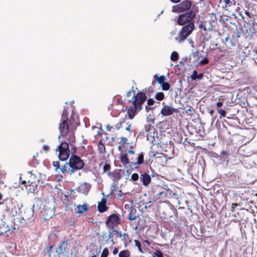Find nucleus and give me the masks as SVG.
Masks as SVG:
<instances>
[{"label":"nucleus","instance_id":"obj_1","mask_svg":"<svg viewBox=\"0 0 257 257\" xmlns=\"http://www.w3.org/2000/svg\"><path fill=\"white\" fill-rule=\"evenodd\" d=\"M67 115L68 114L66 113L65 110H64L62 114V119L59 125V130L60 132L59 139H60L61 136L65 137L68 136V141L69 143L70 144L71 147L75 149V147L71 145V143L75 142V137L74 133L73 132H71L70 128L69 123V121L67 117Z\"/></svg>","mask_w":257,"mask_h":257},{"label":"nucleus","instance_id":"obj_2","mask_svg":"<svg viewBox=\"0 0 257 257\" xmlns=\"http://www.w3.org/2000/svg\"><path fill=\"white\" fill-rule=\"evenodd\" d=\"M144 153L139 154L137 158L133 157L128 158L127 154L125 153L120 156V161L124 167H127V165L129 164L130 167L134 166L135 168L138 169L139 168L138 165L144 163Z\"/></svg>","mask_w":257,"mask_h":257},{"label":"nucleus","instance_id":"obj_3","mask_svg":"<svg viewBox=\"0 0 257 257\" xmlns=\"http://www.w3.org/2000/svg\"><path fill=\"white\" fill-rule=\"evenodd\" d=\"M55 203L54 201H45L42 208L40 210L43 218L45 220H49L51 218L55 213Z\"/></svg>","mask_w":257,"mask_h":257},{"label":"nucleus","instance_id":"obj_4","mask_svg":"<svg viewBox=\"0 0 257 257\" xmlns=\"http://www.w3.org/2000/svg\"><path fill=\"white\" fill-rule=\"evenodd\" d=\"M28 175L29 176L26 179L22 180L20 177L22 184H24L26 188V190L28 192L35 193L37 188V183L35 180V177L33 176L31 172H29Z\"/></svg>","mask_w":257,"mask_h":257},{"label":"nucleus","instance_id":"obj_5","mask_svg":"<svg viewBox=\"0 0 257 257\" xmlns=\"http://www.w3.org/2000/svg\"><path fill=\"white\" fill-rule=\"evenodd\" d=\"M69 165L70 167V175L74 172L82 169L84 166L83 161L77 155H73L69 160Z\"/></svg>","mask_w":257,"mask_h":257},{"label":"nucleus","instance_id":"obj_6","mask_svg":"<svg viewBox=\"0 0 257 257\" xmlns=\"http://www.w3.org/2000/svg\"><path fill=\"white\" fill-rule=\"evenodd\" d=\"M196 12L191 10L188 12L179 16L177 24L180 26H184L190 23H194V19L196 16Z\"/></svg>","mask_w":257,"mask_h":257},{"label":"nucleus","instance_id":"obj_7","mask_svg":"<svg viewBox=\"0 0 257 257\" xmlns=\"http://www.w3.org/2000/svg\"><path fill=\"white\" fill-rule=\"evenodd\" d=\"M56 151L59 152L58 157L60 161H66L70 156L69 144L66 142H62L56 149Z\"/></svg>","mask_w":257,"mask_h":257},{"label":"nucleus","instance_id":"obj_8","mask_svg":"<svg viewBox=\"0 0 257 257\" xmlns=\"http://www.w3.org/2000/svg\"><path fill=\"white\" fill-rule=\"evenodd\" d=\"M193 5L192 2L190 0H184L180 4L172 7V12L176 13H182L191 11Z\"/></svg>","mask_w":257,"mask_h":257},{"label":"nucleus","instance_id":"obj_9","mask_svg":"<svg viewBox=\"0 0 257 257\" xmlns=\"http://www.w3.org/2000/svg\"><path fill=\"white\" fill-rule=\"evenodd\" d=\"M147 99L146 94L142 92H139L134 95L131 100L130 102L132 103V104L136 106L139 108V110L143 109V104Z\"/></svg>","mask_w":257,"mask_h":257},{"label":"nucleus","instance_id":"obj_10","mask_svg":"<svg viewBox=\"0 0 257 257\" xmlns=\"http://www.w3.org/2000/svg\"><path fill=\"white\" fill-rule=\"evenodd\" d=\"M194 23H190L184 25L179 34V42L186 39L194 30Z\"/></svg>","mask_w":257,"mask_h":257},{"label":"nucleus","instance_id":"obj_11","mask_svg":"<svg viewBox=\"0 0 257 257\" xmlns=\"http://www.w3.org/2000/svg\"><path fill=\"white\" fill-rule=\"evenodd\" d=\"M121 223V218L118 214H112L107 217L105 221L106 226L110 229H113L115 227L119 225Z\"/></svg>","mask_w":257,"mask_h":257},{"label":"nucleus","instance_id":"obj_12","mask_svg":"<svg viewBox=\"0 0 257 257\" xmlns=\"http://www.w3.org/2000/svg\"><path fill=\"white\" fill-rule=\"evenodd\" d=\"M35 210L32 207H27L21 211V217L25 221L33 219Z\"/></svg>","mask_w":257,"mask_h":257},{"label":"nucleus","instance_id":"obj_13","mask_svg":"<svg viewBox=\"0 0 257 257\" xmlns=\"http://www.w3.org/2000/svg\"><path fill=\"white\" fill-rule=\"evenodd\" d=\"M101 194L103 195V197L101 199V201L98 202L97 205V210L100 213L104 212L106 211L108 209V207H107L106 205L107 202V197L108 196V195L105 196V195L103 192H102Z\"/></svg>","mask_w":257,"mask_h":257},{"label":"nucleus","instance_id":"obj_14","mask_svg":"<svg viewBox=\"0 0 257 257\" xmlns=\"http://www.w3.org/2000/svg\"><path fill=\"white\" fill-rule=\"evenodd\" d=\"M3 204L5 205L6 209L7 211L12 212L14 209L15 208V204L12 198H7L4 200Z\"/></svg>","mask_w":257,"mask_h":257},{"label":"nucleus","instance_id":"obj_15","mask_svg":"<svg viewBox=\"0 0 257 257\" xmlns=\"http://www.w3.org/2000/svg\"><path fill=\"white\" fill-rule=\"evenodd\" d=\"M177 110L175 108L169 105H165L161 111V113L163 116H169L172 115L174 112H177Z\"/></svg>","mask_w":257,"mask_h":257},{"label":"nucleus","instance_id":"obj_16","mask_svg":"<svg viewBox=\"0 0 257 257\" xmlns=\"http://www.w3.org/2000/svg\"><path fill=\"white\" fill-rule=\"evenodd\" d=\"M91 187V185L90 183L83 182L79 185L78 187V191L79 192L84 195H87L90 190Z\"/></svg>","mask_w":257,"mask_h":257},{"label":"nucleus","instance_id":"obj_17","mask_svg":"<svg viewBox=\"0 0 257 257\" xmlns=\"http://www.w3.org/2000/svg\"><path fill=\"white\" fill-rule=\"evenodd\" d=\"M140 179L144 186H148L151 181V178L149 174L145 173L141 175Z\"/></svg>","mask_w":257,"mask_h":257},{"label":"nucleus","instance_id":"obj_18","mask_svg":"<svg viewBox=\"0 0 257 257\" xmlns=\"http://www.w3.org/2000/svg\"><path fill=\"white\" fill-rule=\"evenodd\" d=\"M137 110H139V108L135 105H133V106H130L129 107H128L127 113L128 116V118L131 119H133L134 117Z\"/></svg>","mask_w":257,"mask_h":257},{"label":"nucleus","instance_id":"obj_19","mask_svg":"<svg viewBox=\"0 0 257 257\" xmlns=\"http://www.w3.org/2000/svg\"><path fill=\"white\" fill-rule=\"evenodd\" d=\"M43 205L42 200L40 198H36L35 203L33 205L32 208L33 209V210L35 209L36 212H39L40 213V210H42L43 207H42V206Z\"/></svg>","mask_w":257,"mask_h":257},{"label":"nucleus","instance_id":"obj_20","mask_svg":"<svg viewBox=\"0 0 257 257\" xmlns=\"http://www.w3.org/2000/svg\"><path fill=\"white\" fill-rule=\"evenodd\" d=\"M89 205L87 204H84L82 205H79L77 206L78 210L76 212L78 214L83 213L89 209Z\"/></svg>","mask_w":257,"mask_h":257},{"label":"nucleus","instance_id":"obj_21","mask_svg":"<svg viewBox=\"0 0 257 257\" xmlns=\"http://www.w3.org/2000/svg\"><path fill=\"white\" fill-rule=\"evenodd\" d=\"M97 149L100 154H104L106 152L105 145L101 140L98 143Z\"/></svg>","mask_w":257,"mask_h":257},{"label":"nucleus","instance_id":"obj_22","mask_svg":"<svg viewBox=\"0 0 257 257\" xmlns=\"http://www.w3.org/2000/svg\"><path fill=\"white\" fill-rule=\"evenodd\" d=\"M130 255L131 252L127 249L121 250L118 253L119 257H130Z\"/></svg>","mask_w":257,"mask_h":257},{"label":"nucleus","instance_id":"obj_23","mask_svg":"<svg viewBox=\"0 0 257 257\" xmlns=\"http://www.w3.org/2000/svg\"><path fill=\"white\" fill-rule=\"evenodd\" d=\"M110 168H111V167H110V164L107 162V161H106L105 162V164L103 167V172L106 173L109 176L110 175Z\"/></svg>","mask_w":257,"mask_h":257},{"label":"nucleus","instance_id":"obj_24","mask_svg":"<svg viewBox=\"0 0 257 257\" xmlns=\"http://www.w3.org/2000/svg\"><path fill=\"white\" fill-rule=\"evenodd\" d=\"M154 78L156 79L158 83L161 85L165 82V77L164 75L158 76L157 74H155Z\"/></svg>","mask_w":257,"mask_h":257},{"label":"nucleus","instance_id":"obj_25","mask_svg":"<svg viewBox=\"0 0 257 257\" xmlns=\"http://www.w3.org/2000/svg\"><path fill=\"white\" fill-rule=\"evenodd\" d=\"M60 170L63 173H69L70 175V167H69V163H66L60 168Z\"/></svg>","mask_w":257,"mask_h":257},{"label":"nucleus","instance_id":"obj_26","mask_svg":"<svg viewBox=\"0 0 257 257\" xmlns=\"http://www.w3.org/2000/svg\"><path fill=\"white\" fill-rule=\"evenodd\" d=\"M111 177H113L115 180H120L121 178V175L119 173V171L115 170L111 174Z\"/></svg>","mask_w":257,"mask_h":257},{"label":"nucleus","instance_id":"obj_27","mask_svg":"<svg viewBox=\"0 0 257 257\" xmlns=\"http://www.w3.org/2000/svg\"><path fill=\"white\" fill-rule=\"evenodd\" d=\"M145 127L146 131L149 132L150 134H151L152 133L155 134V129L154 126H153L151 124H148V125H146Z\"/></svg>","mask_w":257,"mask_h":257},{"label":"nucleus","instance_id":"obj_28","mask_svg":"<svg viewBox=\"0 0 257 257\" xmlns=\"http://www.w3.org/2000/svg\"><path fill=\"white\" fill-rule=\"evenodd\" d=\"M171 60L173 61H176L179 58L178 54L177 52H173L171 55Z\"/></svg>","mask_w":257,"mask_h":257},{"label":"nucleus","instance_id":"obj_29","mask_svg":"<svg viewBox=\"0 0 257 257\" xmlns=\"http://www.w3.org/2000/svg\"><path fill=\"white\" fill-rule=\"evenodd\" d=\"M164 97L165 95L162 92H158L155 95V98L158 100H162Z\"/></svg>","mask_w":257,"mask_h":257},{"label":"nucleus","instance_id":"obj_30","mask_svg":"<svg viewBox=\"0 0 257 257\" xmlns=\"http://www.w3.org/2000/svg\"><path fill=\"white\" fill-rule=\"evenodd\" d=\"M111 230V231H109L108 237L109 239H111V241H113V235H115L116 233H118V231H117L116 230L114 229Z\"/></svg>","mask_w":257,"mask_h":257},{"label":"nucleus","instance_id":"obj_31","mask_svg":"<svg viewBox=\"0 0 257 257\" xmlns=\"http://www.w3.org/2000/svg\"><path fill=\"white\" fill-rule=\"evenodd\" d=\"M125 122V119H121L119 122L115 125V128L118 130L122 127L123 123Z\"/></svg>","mask_w":257,"mask_h":257},{"label":"nucleus","instance_id":"obj_32","mask_svg":"<svg viewBox=\"0 0 257 257\" xmlns=\"http://www.w3.org/2000/svg\"><path fill=\"white\" fill-rule=\"evenodd\" d=\"M162 89L164 91H166L169 89L170 87V85L166 82H165L164 83H163L162 85Z\"/></svg>","mask_w":257,"mask_h":257},{"label":"nucleus","instance_id":"obj_33","mask_svg":"<svg viewBox=\"0 0 257 257\" xmlns=\"http://www.w3.org/2000/svg\"><path fill=\"white\" fill-rule=\"evenodd\" d=\"M119 144L123 146L124 144H128L129 143L127 142V139L126 138L121 137L120 138Z\"/></svg>","mask_w":257,"mask_h":257},{"label":"nucleus","instance_id":"obj_34","mask_svg":"<svg viewBox=\"0 0 257 257\" xmlns=\"http://www.w3.org/2000/svg\"><path fill=\"white\" fill-rule=\"evenodd\" d=\"M195 112V109L191 106L186 110V113L189 114L190 116L193 115Z\"/></svg>","mask_w":257,"mask_h":257},{"label":"nucleus","instance_id":"obj_35","mask_svg":"<svg viewBox=\"0 0 257 257\" xmlns=\"http://www.w3.org/2000/svg\"><path fill=\"white\" fill-rule=\"evenodd\" d=\"M109 254V250L107 247H105L100 255V257H107Z\"/></svg>","mask_w":257,"mask_h":257},{"label":"nucleus","instance_id":"obj_36","mask_svg":"<svg viewBox=\"0 0 257 257\" xmlns=\"http://www.w3.org/2000/svg\"><path fill=\"white\" fill-rule=\"evenodd\" d=\"M199 28L200 29H202L205 32H206L207 29L206 27V22H201L199 25Z\"/></svg>","mask_w":257,"mask_h":257},{"label":"nucleus","instance_id":"obj_37","mask_svg":"<svg viewBox=\"0 0 257 257\" xmlns=\"http://www.w3.org/2000/svg\"><path fill=\"white\" fill-rule=\"evenodd\" d=\"M134 242L135 243L136 246H137V247L138 248V250L141 252H143V250H142V248L141 247V244L139 240H135Z\"/></svg>","mask_w":257,"mask_h":257},{"label":"nucleus","instance_id":"obj_38","mask_svg":"<svg viewBox=\"0 0 257 257\" xmlns=\"http://www.w3.org/2000/svg\"><path fill=\"white\" fill-rule=\"evenodd\" d=\"M132 94H133V96L136 94L134 87H132L131 90L127 92L126 96L129 97L132 95Z\"/></svg>","mask_w":257,"mask_h":257},{"label":"nucleus","instance_id":"obj_39","mask_svg":"<svg viewBox=\"0 0 257 257\" xmlns=\"http://www.w3.org/2000/svg\"><path fill=\"white\" fill-rule=\"evenodd\" d=\"M197 72L196 70H194L193 72V73L191 75V79L192 80H195L197 79Z\"/></svg>","mask_w":257,"mask_h":257},{"label":"nucleus","instance_id":"obj_40","mask_svg":"<svg viewBox=\"0 0 257 257\" xmlns=\"http://www.w3.org/2000/svg\"><path fill=\"white\" fill-rule=\"evenodd\" d=\"M53 165L55 168L56 171L60 168V164L59 161H54L53 162Z\"/></svg>","mask_w":257,"mask_h":257},{"label":"nucleus","instance_id":"obj_41","mask_svg":"<svg viewBox=\"0 0 257 257\" xmlns=\"http://www.w3.org/2000/svg\"><path fill=\"white\" fill-rule=\"evenodd\" d=\"M217 112L222 116H225L226 115V111L222 109H217Z\"/></svg>","mask_w":257,"mask_h":257},{"label":"nucleus","instance_id":"obj_42","mask_svg":"<svg viewBox=\"0 0 257 257\" xmlns=\"http://www.w3.org/2000/svg\"><path fill=\"white\" fill-rule=\"evenodd\" d=\"M131 179L133 181H137L139 179V175L137 173H133L131 176Z\"/></svg>","mask_w":257,"mask_h":257},{"label":"nucleus","instance_id":"obj_43","mask_svg":"<svg viewBox=\"0 0 257 257\" xmlns=\"http://www.w3.org/2000/svg\"><path fill=\"white\" fill-rule=\"evenodd\" d=\"M208 62H209V60L207 59V58H205L200 61V64L201 65H204L208 64Z\"/></svg>","mask_w":257,"mask_h":257},{"label":"nucleus","instance_id":"obj_44","mask_svg":"<svg viewBox=\"0 0 257 257\" xmlns=\"http://www.w3.org/2000/svg\"><path fill=\"white\" fill-rule=\"evenodd\" d=\"M154 254L157 256V257H164L163 256L162 252L160 250H157L156 251V252H154Z\"/></svg>","mask_w":257,"mask_h":257},{"label":"nucleus","instance_id":"obj_45","mask_svg":"<svg viewBox=\"0 0 257 257\" xmlns=\"http://www.w3.org/2000/svg\"><path fill=\"white\" fill-rule=\"evenodd\" d=\"M111 186L112 188L111 189L110 192L109 194L108 195V196L111 195L112 194V193L114 192V191L115 190V188L116 187V184L115 183H112L111 184Z\"/></svg>","mask_w":257,"mask_h":257},{"label":"nucleus","instance_id":"obj_46","mask_svg":"<svg viewBox=\"0 0 257 257\" xmlns=\"http://www.w3.org/2000/svg\"><path fill=\"white\" fill-rule=\"evenodd\" d=\"M124 194L121 191V190H119V192L118 193V198L122 201L123 200V198H122V197L123 196V195H124Z\"/></svg>","mask_w":257,"mask_h":257},{"label":"nucleus","instance_id":"obj_47","mask_svg":"<svg viewBox=\"0 0 257 257\" xmlns=\"http://www.w3.org/2000/svg\"><path fill=\"white\" fill-rule=\"evenodd\" d=\"M154 100L152 98H149L147 100V105H152L154 104Z\"/></svg>","mask_w":257,"mask_h":257},{"label":"nucleus","instance_id":"obj_48","mask_svg":"<svg viewBox=\"0 0 257 257\" xmlns=\"http://www.w3.org/2000/svg\"><path fill=\"white\" fill-rule=\"evenodd\" d=\"M128 218L130 220H133L136 219V216L135 215L132 214V213H130Z\"/></svg>","mask_w":257,"mask_h":257},{"label":"nucleus","instance_id":"obj_49","mask_svg":"<svg viewBox=\"0 0 257 257\" xmlns=\"http://www.w3.org/2000/svg\"><path fill=\"white\" fill-rule=\"evenodd\" d=\"M238 204L237 203H232L231 207V211L234 212L235 209V207H237Z\"/></svg>","mask_w":257,"mask_h":257},{"label":"nucleus","instance_id":"obj_50","mask_svg":"<svg viewBox=\"0 0 257 257\" xmlns=\"http://www.w3.org/2000/svg\"><path fill=\"white\" fill-rule=\"evenodd\" d=\"M53 247V245H50L49 247V248L48 249V254H49V257H51V251H52V248Z\"/></svg>","mask_w":257,"mask_h":257},{"label":"nucleus","instance_id":"obj_51","mask_svg":"<svg viewBox=\"0 0 257 257\" xmlns=\"http://www.w3.org/2000/svg\"><path fill=\"white\" fill-rule=\"evenodd\" d=\"M128 153L130 155V157H135V152L133 151L132 150H130L128 151Z\"/></svg>","mask_w":257,"mask_h":257},{"label":"nucleus","instance_id":"obj_52","mask_svg":"<svg viewBox=\"0 0 257 257\" xmlns=\"http://www.w3.org/2000/svg\"><path fill=\"white\" fill-rule=\"evenodd\" d=\"M122 236H123V238L121 239V240H126V238L128 237V235L127 233H124L123 234H122Z\"/></svg>","mask_w":257,"mask_h":257},{"label":"nucleus","instance_id":"obj_53","mask_svg":"<svg viewBox=\"0 0 257 257\" xmlns=\"http://www.w3.org/2000/svg\"><path fill=\"white\" fill-rule=\"evenodd\" d=\"M43 149L45 151L47 152V151H48L49 150V147L47 146V145H44L43 146Z\"/></svg>","mask_w":257,"mask_h":257},{"label":"nucleus","instance_id":"obj_54","mask_svg":"<svg viewBox=\"0 0 257 257\" xmlns=\"http://www.w3.org/2000/svg\"><path fill=\"white\" fill-rule=\"evenodd\" d=\"M150 105H146L145 106V109H146V112H148L150 111V110L151 109V108L150 106H149Z\"/></svg>","mask_w":257,"mask_h":257},{"label":"nucleus","instance_id":"obj_55","mask_svg":"<svg viewBox=\"0 0 257 257\" xmlns=\"http://www.w3.org/2000/svg\"><path fill=\"white\" fill-rule=\"evenodd\" d=\"M113 128V126H111V125H107L106 126V130H107L108 131H111V130H112Z\"/></svg>","mask_w":257,"mask_h":257},{"label":"nucleus","instance_id":"obj_56","mask_svg":"<svg viewBox=\"0 0 257 257\" xmlns=\"http://www.w3.org/2000/svg\"><path fill=\"white\" fill-rule=\"evenodd\" d=\"M203 76V75L202 73H199V74H197V78L198 79H201Z\"/></svg>","mask_w":257,"mask_h":257},{"label":"nucleus","instance_id":"obj_57","mask_svg":"<svg viewBox=\"0 0 257 257\" xmlns=\"http://www.w3.org/2000/svg\"><path fill=\"white\" fill-rule=\"evenodd\" d=\"M117 149L119 151V152H122L123 151V150H122V145H119L117 147Z\"/></svg>","mask_w":257,"mask_h":257},{"label":"nucleus","instance_id":"obj_58","mask_svg":"<svg viewBox=\"0 0 257 257\" xmlns=\"http://www.w3.org/2000/svg\"><path fill=\"white\" fill-rule=\"evenodd\" d=\"M127 124V126L125 127V130L127 131H130V129H131V124H128L127 123H126Z\"/></svg>","mask_w":257,"mask_h":257},{"label":"nucleus","instance_id":"obj_59","mask_svg":"<svg viewBox=\"0 0 257 257\" xmlns=\"http://www.w3.org/2000/svg\"><path fill=\"white\" fill-rule=\"evenodd\" d=\"M118 249L117 248L115 247L112 251V253L114 254H116L118 252Z\"/></svg>","mask_w":257,"mask_h":257},{"label":"nucleus","instance_id":"obj_60","mask_svg":"<svg viewBox=\"0 0 257 257\" xmlns=\"http://www.w3.org/2000/svg\"><path fill=\"white\" fill-rule=\"evenodd\" d=\"M216 105L217 107H221L222 105V102L221 101H218L217 102Z\"/></svg>","mask_w":257,"mask_h":257},{"label":"nucleus","instance_id":"obj_61","mask_svg":"<svg viewBox=\"0 0 257 257\" xmlns=\"http://www.w3.org/2000/svg\"><path fill=\"white\" fill-rule=\"evenodd\" d=\"M245 14H246V15L247 17H248L249 18H250L251 17V15L250 14V13H249L248 11H245Z\"/></svg>","mask_w":257,"mask_h":257},{"label":"nucleus","instance_id":"obj_62","mask_svg":"<svg viewBox=\"0 0 257 257\" xmlns=\"http://www.w3.org/2000/svg\"><path fill=\"white\" fill-rule=\"evenodd\" d=\"M171 2L173 3H178L180 2L181 0H170Z\"/></svg>","mask_w":257,"mask_h":257},{"label":"nucleus","instance_id":"obj_63","mask_svg":"<svg viewBox=\"0 0 257 257\" xmlns=\"http://www.w3.org/2000/svg\"><path fill=\"white\" fill-rule=\"evenodd\" d=\"M115 235H117V236L119 238H121L122 236V234L121 232H118V233H116Z\"/></svg>","mask_w":257,"mask_h":257},{"label":"nucleus","instance_id":"obj_64","mask_svg":"<svg viewBox=\"0 0 257 257\" xmlns=\"http://www.w3.org/2000/svg\"><path fill=\"white\" fill-rule=\"evenodd\" d=\"M144 242H145L148 245H150V242L147 240H145L144 241Z\"/></svg>","mask_w":257,"mask_h":257}]
</instances>
